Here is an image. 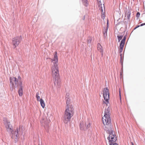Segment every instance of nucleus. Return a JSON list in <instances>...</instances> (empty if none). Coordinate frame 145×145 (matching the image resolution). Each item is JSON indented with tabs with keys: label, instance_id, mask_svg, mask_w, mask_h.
Returning a JSON list of instances; mask_svg holds the SVG:
<instances>
[{
	"label": "nucleus",
	"instance_id": "f3484780",
	"mask_svg": "<svg viewBox=\"0 0 145 145\" xmlns=\"http://www.w3.org/2000/svg\"><path fill=\"white\" fill-rule=\"evenodd\" d=\"M104 91L103 92V95H109V90L107 88H105L104 89Z\"/></svg>",
	"mask_w": 145,
	"mask_h": 145
},
{
	"label": "nucleus",
	"instance_id": "ddd939ff",
	"mask_svg": "<svg viewBox=\"0 0 145 145\" xmlns=\"http://www.w3.org/2000/svg\"><path fill=\"white\" fill-rule=\"evenodd\" d=\"M97 1L98 4V7L99 8V10H101V12L103 13V10L102 3H101L100 0L99 1V0H97Z\"/></svg>",
	"mask_w": 145,
	"mask_h": 145
},
{
	"label": "nucleus",
	"instance_id": "9b49d317",
	"mask_svg": "<svg viewBox=\"0 0 145 145\" xmlns=\"http://www.w3.org/2000/svg\"><path fill=\"white\" fill-rule=\"evenodd\" d=\"M97 49L98 50L101 52L102 56H103V50L102 47L99 43L97 44Z\"/></svg>",
	"mask_w": 145,
	"mask_h": 145
},
{
	"label": "nucleus",
	"instance_id": "6e6552de",
	"mask_svg": "<svg viewBox=\"0 0 145 145\" xmlns=\"http://www.w3.org/2000/svg\"><path fill=\"white\" fill-rule=\"evenodd\" d=\"M18 37H16L12 39V43L13 44V48H15L16 47L18 46Z\"/></svg>",
	"mask_w": 145,
	"mask_h": 145
},
{
	"label": "nucleus",
	"instance_id": "a211bd4d",
	"mask_svg": "<svg viewBox=\"0 0 145 145\" xmlns=\"http://www.w3.org/2000/svg\"><path fill=\"white\" fill-rule=\"evenodd\" d=\"M39 101L40 102V103L41 106L42 108H44L45 106V104L44 100L41 98L40 99V101Z\"/></svg>",
	"mask_w": 145,
	"mask_h": 145
},
{
	"label": "nucleus",
	"instance_id": "39448f33",
	"mask_svg": "<svg viewBox=\"0 0 145 145\" xmlns=\"http://www.w3.org/2000/svg\"><path fill=\"white\" fill-rule=\"evenodd\" d=\"M10 86H11L12 88H18V79L16 77H10Z\"/></svg>",
	"mask_w": 145,
	"mask_h": 145
},
{
	"label": "nucleus",
	"instance_id": "e433bc0d",
	"mask_svg": "<svg viewBox=\"0 0 145 145\" xmlns=\"http://www.w3.org/2000/svg\"><path fill=\"white\" fill-rule=\"evenodd\" d=\"M85 16H84V18H83V20H84V19H85Z\"/></svg>",
	"mask_w": 145,
	"mask_h": 145
},
{
	"label": "nucleus",
	"instance_id": "0eeeda50",
	"mask_svg": "<svg viewBox=\"0 0 145 145\" xmlns=\"http://www.w3.org/2000/svg\"><path fill=\"white\" fill-rule=\"evenodd\" d=\"M107 139L109 140V144L110 143H114L117 140L116 135L115 134L113 135L112 136H110L109 139L108 138V137Z\"/></svg>",
	"mask_w": 145,
	"mask_h": 145
},
{
	"label": "nucleus",
	"instance_id": "f03ea898",
	"mask_svg": "<svg viewBox=\"0 0 145 145\" xmlns=\"http://www.w3.org/2000/svg\"><path fill=\"white\" fill-rule=\"evenodd\" d=\"M54 66L52 68V75L53 77L54 81V84H56V83L59 85V82L60 76L59 73V70L58 65V58L57 53L56 51L55 52L53 59H51V61L53 62Z\"/></svg>",
	"mask_w": 145,
	"mask_h": 145
},
{
	"label": "nucleus",
	"instance_id": "a19ab883",
	"mask_svg": "<svg viewBox=\"0 0 145 145\" xmlns=\"http://www.w3.org/2000/svg\"><path fill=\"white\" fill-rule=\"evenodd\" d=\"M123 62H122V64H123Z\"/></svg>",
	"mask_w": 145,
	"mask_h": 145
},
{
	"label": "nucleus",
	"instance_id": "58836bf2",
	"mask_svg": "<svg viewBox=\"0 0 145 145\" xmlns=\"http://www.w3.org/2000/svg\"><path fill=\"white\" fill-rule=\"evenodd\" d=\"M20 129V127H19V130Z\"/></svg>",
	"mask_w": 145,
	"mask_h": 145
},
{
	"label": "nucleus",
	"instance_id": "412c9836",
	"mask_svg": "<svg viewBox=\"0 0 145 145\" xmlns=\"http://www.w3.org/2000/svg\"><path fill=\"white\" fill-rule=\"evenodd\" d=\"M36 97L38 101H40V97L39 96V92H37L36 93Z\"/></svg>",
	"mask_w": 145,
	"mask_h": 145
},
{
	"label": "nucleus",
	"instance_id": "bb28decb",
	"mask_svg": "<svg viewBox=\"0 0 145 145\" xmlns=\"http://www.w3.org/2000/svg\"><path fill=\"white\" fill-rule=\"evenodd\" d=\"M109 145H118L117 143H115L114 142V143H110L109 144Z\"/></svg>",
	"mask_w": 145,
	"mask_h": 145
},
{
	"label": "nucleus",
	"instance_id": "393cba45",
	"mask_svg": "<svg viewBox=\"0 0 145 145\" xmlns=\"http://www.w3.org/2000/svg\"><path fill=\"white\" fill-rule=\"evenodd\" d=\"M140 14L139 12H137L136 14V17L137 18H138L139 17Z\"/></svg>",
	"mask_w": 145,
	"mask_h": 145
},
{
	"label": "nucleus",
	"instance_id": "f257e3e1",
	"mask_svg": "<svg viewBox=\"0 0 145 145\" xmlns=\"http://www.w3.org/2000/svg\"><path fill=\"white\" fill-rule=\"evenodd\" d=\"M110 108L108 107L107 108H105L104 112V118H103V124L105 125V130L106 133L109 134L108 138H110L111 136H112L115 134L112 129V126L111 123V119L110 117Z\"/></svg>",
	"mask_w": 145,
	"mask_h": 145
},
{
	"label": "nucleus",
	"instance_id": "ea45409f",
	"mask_svg": "<svg viewBox=\"0 0 145 145\" xmlns=\"http://www.w3.org/2000/svg\"><path fill=\"white\" fill-rule=\"evenodd\" d=\"M21 37H21V36H20V37L21 38Z\"/></svg>",
	"mask_w": 145,
	"mask_h": 145
},
{
	"label": "nucleus",
	"instance_id": "2eb2a0df",
	"mask_svg": "<svg viewBox=\"0 0 145 145\" xmlns=\"http://www.w3.org/2000/svg\"><path fill=\"white\" fill-rule=\"evenodd\" d=\"M85 124L86 125V130L88 129H89V128L90 127L91 125V123L89 121H88L86 122Z\"/></svg>",
	"mask_w": 145,
	"mask_h": 145
},
{
	"label": "nucleus",
	"instance_id": "9d476101",
	"mask_svg": "<svg viewBox=\"0 0 145 145\" xmlns=\"http://www.w3.org/2000/svg\"><path fill=\"white\" fill-rule=\"evenodd\" d=\"M110 95H103V97L104 99L106 102H105L104 101V102L105 104H106V105L107 106L108 104L109 103V100L110 98Z\"/></svg>",
	"mask_w": 145,
	"mask_h": 145
},
{
	"label": "nucleus",
	"instance_id": "1a4fd4ad",
	"mask_svg": "<svg viewBox=\"0 0 145 145\" xmlns=\"http://www.w3.org/2000/svg\"><path fill=\"white\" fill-rule=\"evenodd\" d=\"M66 105L65 108L68 107L69 108L71 106L72 107H73V105L71 103V101L70 98L67 99H66Z\"/></svg>",
	"mask_w": 145,
	"mask_h": 145
},
{
	"label": "nucleus",
	"instance_id": "cd10ccee",
	"mask_svg": "<svg viewBox=\"0 0 145 145\" xmlns=\"http://www.w3.org/2000/svg\"><path fill=\"white\" fill-rule=\"evenodd\" d=\"M101 13H102L101 12ZM102 14H103V16H102V18H103V19H104L105 16V12H103V13H102Z\"/></svg>",
	"mask_w": 145,
	"mask_h": 145
},
{
	"label": "nucleus",
	"instance_id": "aec40b11",
	"mask_svg": "<svg viewBox=\"0 0 145 145\" xmlns=\"http://www.w3.org/2000/svg\"><path fill=\"white\" fill-rule=\"evenodd\" d=\"M124 44H120V48L119 50V52L120 53H121L122 52V51L123 50V48L124 46Z\"/></svg>",
	"mask_w": 145,
	"mask_h": 145
},
{
	"label": "nucleus",
	"instance_id": "6ab92c4d",
	"mask_svg": "<svg viewBox=\"0 0 145 145\" xmlns=\"http://www.w3.org/2000/svg\"><path fill=\"white\" fill-rule=\"evenodd\" d=\"M127 36V35H125L123 37V39L121 40L120 42V44H125V42L126 38V37Z\"/></svg>",
	"mask_w": 145,
	"mask_h": 145
},
{
	"label": "nucleus",
	"instance_id": "72a5a7b5",
	"mask_svg": "<svg viewBox=\"0 0 145 145\" xmlns=\"http://www.w3.org/2000/svg\"><path fill=\"white\" fill-rule=\"evenodd\" d=\"M103 7H104V10H105V7L104 4H103Z\"/></svg>",
	"mask_w": 145,
	"mask_h": 145
},
{
	"label": "nucleus",
	"instance_id": "f8f14e48",
	"mask_svg": "<svg viewBox=\"0 0 145 145\" xmlns=\"http://www.w3.org/2000/svg\"><path fill=\"white\" fill-rule=\"evenodd\" d=\"M108 20L107 21V24H106V28L105 29L104 31H103V34L104 35V37L105 38H106V36L107 35V30L108 29Z\"/></svg>",
	"mask_w": 145,
	"mask_h": 145
},
{
	"label": "nucleus",
	"instance_id": "423d86ee",
	"mask_svg": "<svg viewBox=\"0 0 145 145\" xmlns=\"http://www.w3.org/2000/svg\"><path fill=\"white\" fill-rule=\"evenodd\" d=\"M21 77L19 76V86L20 88H19V95L20 96H22L23 93V86L22 85V81L21 80Z\"/></svg>",
	"mask_w": 145,
	"mask_h": 145
},
{
	"label": "nucleus",
	"instance_id": "20e7f679",
	"mask_svg": "<svg viewBox=\"0 0 145 145\" xmlns=\"http://www.w3.org/2000/svg\"><path fill=\"white\" fill-rule=\"evenodd\" d=\"M4 124H5L6 127L7 129V130L9 133H12V138H15L14 140L15 142L16 143L18 142V128H17L16 129V131L17 134L15 136H14V135L12 134L13 129L12 127L10 124V123L9 122H8L6 118H4Z\"/></svg>",
	"mask_w": 145,
	"mask_h": 145
},
{
	"label": "nucleus",
	"instance_id": "2f4dec72",
	"mask_svg": "<svg viewBox=\"0 0 145 145\" xmlns=\"http://www.w3.org/2000/svg\"><path fill=\"white\" fill-rule=\"evenodd\" d=\"M47 127H46L45 126H44V127H45V129H48L49 127V126H48V125H47Z\"/></svg>",
	"mask_w": 145,
	"mask_h": 145
},
{
	"label": "nucleus",
	"instance_id": "4c0bfd02",
	"mask_svg": "<svg viewBox=\"0 0 145 145\" xmlns=\"http://www.w3.org/2000/svg\"><path fill=\"white\" fill-rule=\"evenodd\" d=\"M19 39H20V38H19ZM18 42H19V40Z\"/></svg>",
	"mask_w": 145,
	"mask_h": 145
},
{
	"label": "nucleus",
	"instance_id": "a878e982",
	"mask_svg": "<svg viewBox=\"0 0 145 145\" xmlns=\"http://www.w3.org/2000/svg\"><path fill=\"white\" fill-rule=\"evenodd\" d=\"M69 94L68 93H67L65 97V99H67L69 98Z\"/></svg>",
	"mask_w": 145,
	"mask_h": 145
},
{
	"label": "nucleus",
	"instance_id": "473e14b6",
	"mask_svg": "<svg viewBox=\"0 0 145 145\" xmlns=\"http://www.w3.org/2000/svg\"><path fill=\"white\" fill-rule=\"evenodd\" d=\"M120 57H121V63H122L121 59H122V56L121 54H120Z\"/></svg>",
	"mask_w": 145,
	"mask_h": 145
},
{
	"label": "nucleus",
	"instance_id": "c756f323",
	"mask_svg": "<svg viewBox=\"0 0 145 145\" xmlns=\"http://www.w3.org/2000/svg\"><path fill=\"white\" fill-rule=\"evenodd\" d=\"M140 25H137L135 27V28L134 29H137V28H138V27H140Z\"/></svg>",
	"mask_w": 145,
	"mask_h": 145
},
{
	"label": "nucleus",
	"instance_id": "c85d7f7f",
	"mask_svg": "<svg viewBox=\"0 0 145 145\" xmlns=\"http://www.w3.org/2000/svg\"><path fill=\"white\" fill-rule=\"evenodd\" d=\"M119 97H120V100H121V96L120 90V91H119Z\"/></svg>",
	"mask_w": 145,
	"mask_h": 145
},
{
	"label": "nucleus",
	"instance_id": "4468645a",
	"mask_svg": "<svg viewBox=\"0 0 145 145\" xmlns=\"http://www.w3.org/2000/svg\"><path fill=\"white\" fill-rule=\"evenodd\" d=\"M80 127L81 130L83 131L86 130V127H85L84 123L83 122H81L80 123Z\"/></svg>",
	"mask_w": 145,
	"mask_h": 145
},
{
	"label": "nucleus",
	"instance_id": "c9c22d12",
	"mask_svg": "<svg viewBox=\"0 0 145 145\" xmlns=\"http://www.w3.org/2000/svg\"><path fill=\"white\" fill-rule=\"evenodd\" d=\"M132 145H134V144L133 143L131 142Z\"/></svg>",
	"mask_w": 145,
	"mask_h": 145
},
{
	"label": "nucleus",
	"instance_id": "7c9ffc66",
	"mask_svg": "<svg viewBox=\"0 0 145 145\" xmlns=\"http://www.w3.org/2000/svg\"><path fill=\"white\" fill-rule=\"evenodd\" d=\"M144 25H145V23H142V24H141L140 25V26H143Z\"/></svg>",
	"mask_w": 145,
	"mask_h": 145
},
{
	"label": "nucleus",
	"instance_id": "b1692460",
	"mask_svg": "<svg viewBox=\"0 0 145 145\" xmlns=\"http://www.w3.org/2000/svg\"><path fill=\"white\" fill-rule=\"evenodd\" d=\"M91 41V38L89 37V38H88V40H87L88 43H90Z\"/></svg>",
	"mask_w": 145,
	"mask_h": 145
},
{
	"label": "nucleus",
	"instance_id": "dca6fc26",
	"mask_svg": "<svg viewBox=\"0 0 145 145\" xmlns=\"http://www.w3.org/2000/svg\"><path fill=\"white\" fill-rule=\"evenodd\" d=\"M82 4L84 6L87 7L89 5V3L87 0H82Z\"/></svg>",
	"mask_w": 145,
	"mask_h": 145
},
{
	"label": "nucleus",
	"instance_id": "5701e85b",
	"mask_svg": "<svg viewBox=\"0 0 145 145\" xmlns=\"http://www.w3.org/2000/svg\"><path fill=\"white\" fill-rule=\"evenodd\" d=\"M130 15H131V12L130 11H129L128 12L127 14V20H129L130 19Z\"/></svg>",
	"mask_w": 145,
	"mask_h": 145
},
{
	"label": "nucleus",
	"instance_id": "4be33fe9",
	"mask_svg": "<svg viewBox=\"0 0 145 145\" xmlns=\"http://www.w3.org/2000/svg\"><path fill=\"white\" fill-rule=\"evenodd\" d=\"M123 37V36L122 35H117V37L118 38V42H120V40Z\"/></svg>",
	"mask_w": 145,
	"mask_h": 145
},
{
	"label": "nucleus",
	"instance_id": "7ed1b4c3",
	"mask_svg": "<svg viewBox=\"0 0 145 145\" xmlns=\"http://www.w3.org/2000/svg\"><path fill=\"white\" fill-rule=\"evenodd\" d=\"M74 110L73 107L71 106L69 108H65V110L63 117V121L65 123H67L70 121L71 117L73 116Z\"/></svg>",
	"mask_w": 145,
	"mask_h": 145
},
{
	"label": "nucleus",
	"instance_id": "f704fd0d",
	"mask_svg": "<svg viewBox=\"0 0 145 145\" xmlns=\"http://www.w3.org/2000/svg\"><path fill=\"white\" fill-rule=\"evenodd\" d=\"M121 75H122V72H121L120 73V76H121Z\"/></svg>",
	"mask_w": 145,
	"mask_h": 145
}]
</instances>
